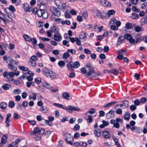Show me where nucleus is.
<instances>
[{
  "label": "nucleus",
  "instance_id": "nucleus-26",
  "mask_svg": "<svg viewBox=\"0 0 147 147\" xmlns=\"http://www.w3.org/2000/svg\"><path fill=\"white\" fill-rule=\"evenodd\" d=\"M68 137L70 139V140L67 141V144L72 145L73 144L72 142L74 141V138L72 137L71 136V135L70 134H68Z\"/></svg>",
  "mask_w": 147,
  "mask_h": 147
},
{
  "label": "nucleus",
  "instance_id": "nucleus-63",
  "mask_svg": "<svg viewBox=\"0 0 147 147\" xmlns=\"http://www.w3.org/2000/svg\"><path fill=\"white\" fill-rule=\"evenodd\" d=\"M77 20L79 22H81L82 21L83 18L82 16H77Z\"/></svg>",
  "mask_w": 147,
  "mask_h": 147
},
{
  "label": "nucleus",
  "instance_id": "nucleus-22",
  "mask_svg": "<svg viewBox=\"0 0 147 147\" xmlns=\"http://www.w3.org/2000/svg\"><path fill=\"white\" fill-rule=\"evenodd\" d=\"M7 106V104L5 102H1L0 104V107L2 110H5Z\"/></svg>",
  "mask_w": 147,
  "mask_h": 147
},
{
  "label": "nucleus",
  "instance_id": "nucleus-64",
  "mask_svg": "<svg viewBox=\"0 0 147 147\" xmlns=\"http://www.w3.org/2000/svg\"><path fill=\"white\" fill-rule=\"evenodd\" d=\"M65 17L66 18H70V15L69 13V12H66L65 13Z\"/></svg>",
  "mask_w": 147,
  "mask_h": 147
},
{
  "label": "nucleus",
  "instance_id": "nucleus-38",
  "mask_svg": "<svg viewBox=\"0 0 147 147\" xmlns=\"http://www.w3.org/2000/svg\"><path fill=\"white\" fill-rule=\"evenodd\" d=\"M15 105V104L14 102L13 101H10L8 104V106L9 107L11 108H13L14 107Z\"/></svg>",
  "mask_w": 147,
  "mask_h": 147
},
{
  "label": "nucleus",
  "instance_id": "nucleus-43",
  "mask_svg": "<svg viewBox=\"0 0 147 147\" xmlns=\"http://www.w3.org/2000/svg\"><path fill=\"white\" fill-rule=\"evenodd\" d=\"M76 42L77 44L78 45L81 46V41L80 39L77 37H76Z\"/></svg>",
  "mask_w": 147,
  "mask_h": 147
},
{
  "label": "nucleus",
  "instance_id": "nucleus-32",
  "mask_svg": "<svg viewBox=\"0 0 147 147\" xmlns=\"http://www.w3.org/2000/svg\"><path fill=\"white\" fill-rule=\"evenodd\" d=\"M139 17L138 14L136 13H134L132 14L131 18L133 19H137Z\"/></svg>",
  "mask_w": 147,
  "mask_h": 147
},
{
  "label": "nucleus",
  "instance_id": "nucleus-54",
  "mask_svg": "<svg viewBox=\"0 0 147 147\" xmlns=\"http://www.w3.org/2000/svg\"><path fill=\"white\" fill-rule=\"evenodd\" d=\"M11 121V120L9 119H5V122L6 124V126L7 127H9L10 126V124L9 123Z\"/></svg>",
  "mask_w": 147,
  "mask_h": 147
},
{
  "label": "nucleus",
  "instance_id": "nucleus-34",
  "mask_svg": "<svg viewBox=\"0 0 147 147\" xmlns=\"http://www.w3.org/2000/svg\"><path fill=\"white\" fill-rule=\"evenodd\" d=\"M30 41H31L33 45L35 46V45L36 44L37 41L35 38H31Z\"/></svg>",
  "mask_w": 147,
  "mask_h": 147
},
{
  "label": "nucleus",
  "instance_id": "nucleus-18",
  "mask_svg": "<svg viewBox=\"0 0 147 147\" xmlns=\"http://www.w3.org/2000/svg\"><path fill=\"white\" fill-rule=\"evenodd\" d=\"M101 130L100 129H96L94 132V134L96 137H99L101 135Z\"/></svg>",
  "mask_w": 147,
  "mask_h": 147
},
{
  "label": "nucleus",
  "instance_id": "nucleus-14",
  "mask_svg": "<svg viewBox=\"0 0 147 147\" xmlns=\"http://www.w3.org/2000/svg\"><path fill=\"white\" fill-rule=\"evenodd\" d=\"M121 70L120 69H111L110 73H112L114 75H117L119 73Z\"/></svg>",
  "mask_w": 147,
  "mask_h": 147
},
{
  "label": "nucleus",
  "instance_id": "nucleus-8",
  "mask_svg": "<svg viewBox=\"0 0 147 147\" xmlns=\"http://www.w3.org/2000/svg\"><path fill=\"white\" fill-rule=\"evenodd\" d=\"M124 36H120L117 40L116 45L117 46L120 45L123 42V40L125 39Z\"/></svg>",
  "mask_w": 147,
  "mask_h": 147
},
{
  "label": "nucleus",
  "instance_id": "nucleus-58",
  "mask_svg": "<svg viewBox=\"0 0 147 147\" xmlns=\"http://www.w3.org/2000/svg\"><path fill=\"white\" fill-rule=\"evenodd\" d=\"M111 28L113 30H116L118 29V27H116L115 25H111Z\"/></svg>",
  "mask_w": 147,
  "mask_h": 147
},
{
  "label": "nucleus",
  "instance_id": "nucleus-5",
  "mask_svg": "<svg viewBox=\"0 0 147 147\" xmlns=\"http://www.w3.org/2000/svg\"><path fill=\"white\" fill-rule=\"evenodd\" d=\"M50 10L53 14L55 16L59 17L61 14L60 11L56 7H51Z\"/></svg>",
  "mask_w": 147,
  "mask_h": 147
},
{
  "label": "nucleus",
  "instance_id": "nucleus-15",
  "mask_svg": "<svg viewBox=\"0 0 147 147\" xmlns=\"http://www.w3.org/2000/svg\"><path fill=\"white\" fill-rule=\"evenodd\" d=\"M102 136L105 138H108L110 137V135L109 132L107 130L102 131Z\"/></svg>",
  "mask_w": 147,
  "mask_h": 147
},
{
  "label": "nucleus",
  "instance_id": "nucleus-50",
  "mask_svg": "<svg viewBox=\"0 0 147 147\" xmlns=\"http://www.w3.org/2000/svg\"><path fill=\"white\" fill-rule=\"evenodd\" d=\"M13 115V118L14 119H19L21 117L18 114L16 113H14Z\"/></svg>",
  "mask_w": 147,
  "mask_h": 147
},
{
  "label": "nucleus",
  "instance_id": "nucleus-62",
  "mask_svg": "<svg viewBox=\"0 0 147 147\" xmlns=\"http://www.w3.org/2000/svg\"><path fill=\"white\" fill-rule=\"evenodd\" d=\"M132 9L134 11L136 12H138L140 11V10L139 9H137L136 7L135 6H133L132 8Z\"/></svg>",
  "mask_w": 147,
  "mask_h": 147
},
{
  "label": "nucleus",
  "instance_id": "nucleus-45",
  "mask_svg": "<svg viewBox=\"0 0 147 147\" xmlns=\"http://www.w3.org/2000/svg\"><path fill=\"white\" fill-rule=\"evenodd\" d=\"M20 92L21 91L20 89H16L14 90V93L16 95L20 94Z\"/></svg>",
  "mask_w": 147,
  "mask_h": 147
},
{
  "label": "nucleus",
  "instance_id": "nucleus-24",
  "mask_svg": "<svg viewBox=\"0 0 147 147\" xmlns=\"http://www.w3.org/2000/svg\"><path fill=\"white\" fill-rule=\"evenodd\" d=\"M124 117L125 120H129L130 117V113L129 112H126L124 115Z\"/></svg>",
  "mask_w": 147,
  "mask_h": 147
},
{
  "label": "nucleus",
  "instance_id": "nucleus-3",
  "mask_svg": "<svg viewBox=\"0 0 147 147\" xmlns=\"http://www.w3.org/2000/svg\"><path fill=\"white\" fill-rule=\"evenodd\" d=\"M89 71L87 72L86 75V76L88 77L91 75H92L94 74L95 76L96 75V73L95 72V70L94 69L93 67L90 63H87L86 65Z\"/></svg>",
  "mask_w": 147,
  "mask_h": 147
},
{
  "label": "nucleus",
  "instance_id": "nucleus-11",
  "mask_svg": "<svg viewBox=\"0 0 147 147\" xmlns=\"http://www.w3.org/2000/svg\"><path fill=\"white\" fill-rule=\"evenodd\" d=\"M24 8L27 12L31 11L32 10V8L29 7L28 3H24L23 5Z\"/></svg>",
  "mask_w": 147,
  "mask_h": 147
},
{
  "label": "nucleus",
  "instance_id": "nucleus-17",
  "mask_svg": "<svg viewBox=\"0 0 147 147\" xmlns=\"http://www.w3.org/2000/svg\"><path fill=\"white\" fill-rule=\"evenodd\" d=\"M94 12L96 18H99L101 17V14L102 12L98 9L95 10L94 11Z\"/></svg>",
  "mask_w": 147,
  "mask_h": 147
},
{
  "label": "nucleus",
  "instance_id": "nucleus-51",
  "mask_svg": "<svg viewBox=\"0 0 147 147\" xmlns=\"http://www.w3.org/2000/svg\"><path fill=\"white\" fill-rule=\"evenodd\" d=\"M103 28V27L102 26H101L100 27H98V26H95V29H97L99 32H100L102 31Z\"/></svg>",
  "mask_w": 147,
  "mask_h": 147
},
{
  "label": "nucleus",
  "instance_id": "nucleus-27",
  "mask_svg": "<svg viewBox=\"0 0 147 147\" xmlns=\"http://www.w3.org/2000/svg\"><path fill=\"white\" fill-rule=\"evenodd\" d=\"M46 0H38L37 1L38 4H41V5L42 6V7L46 4Z\"/></svg>",
  "mask_w": 147,
  "mask_h": 147
},
{
  "label": "nucleus",
  "instance_id": "nucleus-6",
  "mask_svg": "<svg viewBox=\"0 0 147 147\" xmlns=\"http://www.w3.org/2000/svg\"><path fill=\"white\" fill-rule=\"evenodd\" d=\"M14 60L10 57H8L7 58V63H9L8 65V67L10 69L12 70H14V68L13 67V65L12 64Z\"/></svg>",
  "mask_w": 147,
  "mask_h": 147
},
{
  "label": "nucleus",
  "instance_id": "nucleus-60",
  "mask_svg": "<svg viewBox=\"0 0 147 147\" xmlns=\"http://www.w3.org/2000/svg\"><path fill=\"white\" fill-rule=\"evenodd\" d=\"M69 54L67 52L63 54V57L65 59H66L69 57Z\"/></svg>",
  "mask_w": 147,
  "mask_h": 147
},
{
  "label": "nucleus",
  "instance_id": "nucleus-9",
  "mask_svg": "<svg viewBox=\"0 0 147 147\" xmlns=\"http://www.w3.org/2000/svg\"><path fill=\"white\" fill-rule=\"evenodd\" d=\"M56 34L54 36V39L56 41H59L62 38V37L58 31H56Z\"/></svg>",
  "mask_w": 147,
  "mask_h": 147
},
{
  "label": "nucleus",
  "instance_id": "nucleus-16",
  "mask_svg": "<svg viewBox=\"0 0 147 147\" xmlns=\"http://www.w3.org/2000/svg\"><path fill=\"white\" fill-rule=\"evenodd\" d=\"M86 33L83 32H82L79 35L80 38L83 39L84 42L86 40Z\"/></svg>",
  "mask_w": 147,
  "mask_h": 147
},
{
  "label": "nucleus",
  "instance_id": "nucleus-61",
  "mask_svg": "<svg viewBox=\"0 0 147 147\" xmlns=\"http://www.w3.org/2000/svg\"><path fill=\"white\" fill-rule=\"evenodd\" d=\"M136 109V107L135 105H132L130 107V109L132 111H134Z\"/></svg>",
  "mask_w": 147,
  "mask_h": 147
},
{
  "label": "nucleus",
  "instance_id": "nucleus-23",
  "mask_svg": "<svg viewBox=\"0 0 147 147\" xmlns=\"http://www.w3.org/2000/svg\"><path fill=\"white\" fill-rule=\"evenodd\" d=\"M73 64L71 62H70L67 65V67L68 69L71 71H73L74 70V67L73 65Z\"/></svg>",
  "mask_w": 147,
  "mask_h": 147
},
{
  "label": "nucleus",
  "instance_id": "nucleus-52",
  "mask_svg": "<svg viewBox=\"0 0 147 147\" xmlns=\"http://www.w3.org/2000/svg\"><path fill=\"white\" fill-rule=\"evenodd\" d=\"M38 59V57L36 56L33 55L31 57V59L34 61H36Z\"/></svg>",
  "mask_w": 147,
  "mask_h": 147
},
{
  "label": "nucleus",
  "instance_id": "nucleus-40",
  "mask_svg": "<svg viewBox=\"0 0 147 147\" xmlns=\"http://www.w3.org/2000/svg\"><path fill=\"white\" fill-rule=\"evenodd\" d=\"M68 53L70 52L73 55H75L76 53V51L74 49H69L67 51Z\"/></svg>",
  "mask_w": 147,
  "mask_h": 147
},
{
  "label": "nucleus",
  "instance_id": "nucleus-25",
  "mask_svg": "<svg viewBox=\"0 0 147 147\" xmlns=\"http://www.w3.org/2000/svg\"><path fill=\"white\" fill-rule=\"evenodd\" d=\"M62 96L64 98L67 100H69L70 98L69 94L66 92L63 93V94Z\"/></svg>",
  "mask_w": 147,
  "mask_h": 147
},
{
  "label": "nucleus",
  "instance_id": "nucleus-53",
  "mask_svg": "<svg viewBox=\"0 0 147 147\" xmlns=\"http://www.w3.org/2000/svg\"><path fill=\"white\" fill-rule=\"evenodd\" d=\"M56 27L55 26H53L51 27L50 30L51 31V32H54L56 31Z\"/></svg>",
  "mask_w": 147,
  "mask_h": 147
},
{
  "label": "nucleus",
  "instance_id": "nucleus-36",
  "mask_svg": "<svg viewBox=\"0 0 147 147\" xmlns=\"http://www.w3.org/2000/svg\"><path fill=\"white\" fill-rule=\"evenodd\" d=\"M131 36H132L130 34H124V37L126 39L129 40V39H130V38L131 37Z\"/></svg>",
  "mask_w": 147,
  "mask_h": 147
},
{
  "label": "nucleus",
  "instance_id": "nucleus-49",
  "mask_svg": "<svg viewBox=\"0 0 147 147\" xmlns=\"http://www.w3.org/2000/svg\"><path fill=\"white\" fill-rule=\"evenodd\" d=\"M80 63L78 61H76L74 63V68H78L80 66Z\"/></svg>",
  "mask_w": 147,
  "mask_h": 147
},
{
  "label": "nucleus",
  "instance_id": "nucleus-2",
  "mask_svg": "<svg viewBox=\"0 0 147 147\" xmlns=\"http://www.w3.org/2000/svg\"><path fill=\"white\" fill-rule=\"evenodd\" d=\"M44 75L47 77H50L53 78H55L56 76L53 73L52 71L47 68H44L42 70Z\"/></svg>",
  "mask_w": 147,
  "mask_h": 147
},
{
  "label": "nucleus",
  "instance_id": "nucleus-37",
  "mask_svg": "<svg viewBox=\"0 0 147 147\" xmlns=\"http://www.w3.org/2000/svg\"><path fill=\"white\" fill-rule=\"evenodd\" d=\"M94 111H95V110H94V109L93 108H92L90 109V110L89 111L85 113V115H88V113H90L91 114H92L94 112Z\"/></svg>",
  "mask_w": 147,
  "mask_h": 147
},
{
  "label": "nucleus",
  "instance_id": "nucleus-44",
  "mask_svg": "<svg viewBox=\"0 0 147 147\" xmlns=\"http://www.w3.org/2000/svg\"><path fill=\"white\" fill-rule=\"evenodd\" d=\"M134 103L135 106H138L140 105V101L139 100L136 99L134 101Z\"/></svg>",
  "mask_w": 147,
  "mask_h": 147
},
{
  "label": "nucleus",
  "instance_id": "nucleus-35",
  "mask_svg": "<svg viewBox=\"0 0 147 147\" xmlns=\"http://www.w3.org/2000/svg\"><path fill=\"white\" fill-rule=\"evenodd\" d=\"M23 37L26 40L28 41H30L31 38L29 36L27 35H24Z\"/></svg>",
  "mask_w": 147,
  "mask_h": 147
},
{
  "label": "nucleus",
  "instance_id": "nucleus-30",
  "mask_svg": "<svg viewBox=\"0 0 147 147\" xmlns=\"http://www.w3.org/2000/svg\"><path fill=\"white\" fill-rule=\"evenodd\" d=\"M107 17H109L108 12L107 13L105 12H102L100 17L102 19H103L104 18H106Z\"/></svg>",
  "mask_w": 147,
  "mask_h": 147
},
{
  "label": "nucleus",
  "instance_id": "nucleus-41",
  "mask_svg": "<svg viewBox=\"0 0 147 147\" xmlns=\"http://www.w3.org/2000/svg\"><path fill=\"white\" fill-rule=\"evenodd\" d=\"M123 105L126 107H127L129 104V102L126 100H124L123 101Z\"/></svg>",
  "mask_w": 147,
  "mask_h": 147
},
{
  "label": "nucleus",
  "instance_id": "nucleus-39",
  "mask_svg": "<svg viewBox=\"0 0 147 147\" xmlns=\"http://www.w3.org/2000/svg\"><path fill=\"white\" fill-rule=\"evenodd\" d=\"M115 11L113 9L109 10L108 11V14L109 17L111 15H113L115 13Z\"/></svg>",
  "mask_w": 147,
  "mask_h": 147
},
{
  "label": "nucleus",
  "instance_id": "nucleus-29",
  "mask_svg": "<svg viewBox=\"0 0 147 147\" xmlns=\"http://www.w3.org/2000/svg\"><path fill=\"white\" fill-rule=\"evenodd\" d=\"M41 111L44 113H46L48 112V109L45 106H42L41 107Z\"/></svg>",
  "mask_w": 147,
  "mask_h": 147
},
{
  "label": "nucleus",
  "instance_id": "nucleus-57",
  "mask_svg": "<svg viewBox=\"0 0 147 147\" xmlns=\"http://www.w3.org/2000/svg\"><path fill=\"white\" fill-rule=\"evenodd\" d=\"M87 144L85 142H80V146L86 147L87 146Z\"/></svg>",
  "mask_w": 147,
  "mask_h": 147
},
{
  "label": "nucleus",
  "instance_id": "nucleus-59",
  "mask_svg": "<svg viewBox=\"0 0 147 147\" xmlns=\"http://www.w3.org/2000/svg\"><path fill=\"white\" fill-rule=\"evenodd\" d=\"M8 9H9L13 12L15 11V9L14 6L11 5H10L9 8H8Z\"/></svg>",
  "mask_w": 147,
  "mask_h": 147
},
{
  "label": "nucleus",
  "instance_id": "nucleus-19",
  "mask_svg": "<svg viewBox=\"0 0 147 147\" xmlns=\"http://www.w3.org/2000/svg\"><path fill=\"white\" fill-rule=\"evenodd\" d=\"M63 109L65 110L69 113H71L72 112V106L69 105L66 107H64V108H63Z\"/></svg>",
  "mask_w": 147,
  "mask_h": 147
},
{
  "label": "nucleus",
  "instance_id": "nucleus-13",
  "mask_svg": "<svg viewBox=\"0 0 147 147\" xmlns=\"http://www.w3.org/2000/svg\"><path fill=\"white\" fill-rule=\"evenodd\" d=\"M55 3L56 5L58 7V8L60 9H61L62 7L64 4L59 0H56L55 1Z\"/></svg>",
  "mask_w": 147,
  "mask_h": 147
},
{
  "label": "nucleus",
  "instance_id": "nucleus-4",
  "mask_svg": "<svg viewBox=\"0 0 147 147\" xmlns=\"http://www.w3.org/2000/svg\"><path fill=\"white\" fill-rule=\"evenodd\" d=\"M45 131V130L44 129L42 128L40 129L38 127H36L34 128V131L31 132L30 134H38L42 135L44 134Z\"/></svg>",
  "mask_w": 147,
  "mask_h": 147
},
{
  "label": "nucleus",
  "instance_id": "nucleus-56",
  "mask_svg": "<svg viewBox=\"0 0 147 147\" xmlns=\"http://www.w3.org/2000/svg\"><path fill=\"white\" fill-rule=\"evenodd\" d=\"M39 38L40 39H41L42 40L44 41H49L50 40V39L49 38L46 37H39Z\"/></svg>",
  "mask_w": 147,
  "mask_h": 147
},
{
  "label": "nucleus",
  "instance_id": "nucleus-42",
  "mask_svg": "<svg viewBox=\"0 0 147 147\" xmlns=\"http://www.w3.org/2000/svg\"><path fill=\"white\" fill-rule=\"evenodd\" d=\"M35 82L37 84H39L41 82V79L40 78H37L35 80Z\"/></svg>",
  "mask_w": 147,
  "mask_h": 147
},
{
  "label": "nucleus",
  "instance_id": "nucleus-7",
  "mask_svg": "<svg viewBox=\"0 0 147 147\" xmlns=\"http://www.w3.org/2000/svg\"><path fill=\"white\" fill-rule=\"evenodd\" d=\"M100 3L104 7L111 6V3L109 1L106 0H99Z\"/></svg>",
  "mask_w": 147,
  "mask_h": 147
},
{
  "label": "nucleus",
  "instance_id": "nucleus-28",
  "mask_svg": "<svg viewBox=\"0 0 147 147\" xmlns=\"http://www.w3.org/2000/svg\"><path fill=\"white\" fill-rule=\"evenodd\" d=\"M132 27V24L131 23L127 22L126 24L125 28L126 30L131 29Z\"/></svg>",
  "mask_w": 147,
  "mask_h": 147
},
{
  "label": "nucleus",
  "instance_id": "nucleus-10",
  "mask_svg": "<svg viewBox=\"0 0 147 147\" xmlns=\"http://www.w3.org/2000/svg\"><path fill=\"white\" fill-rule=\"evenodd\" d=\"M106 116L108 119L113 118L114 116V111L112 110H111L106 114Z\"/></svg>",
  "mask_w": 147,
  "mask_h": 147
},
{
  "label": "nucleus",
  "instance_id": "nucleus-12",
  "mask_svg": "<svg viewBox=\"0 0 147 147\" xmlns=\"http://www.w3.org/2000/svg\"><path fill=\"white\" fill-rule=\"evenodd\" d=\"M122 121V120L120 118H117L116 119L115 123L114 125L115 127L117 128H119V123Z\"/></svg>",
  "mask_w": 147,
  "mask_h": 147
},
{
  "label": "nucleus",
  "instance_id": "nucleus-20",
  "mask_svg": "<svg viewBox=\"0 0 147 147\" xmlns=\"http://www.w3.org/2000/svg\"><path fill=\"white\" fill-rule=\"evenodd\" d=\"M8 137V135L7 134H5L3 136V137L2 138L1 144H3L5 143Z\"/></svg>",
  "mask_w": 147,
  "mask_h": 147
},
{
  "label": "nucleus",
  "instance_id": "nucleus-31",
  "mask_svg": "<svg viewBox=\"0 0 147 147\" xmlns=\"http://www.w3.org/2000/svg\"><path fill=\"white\" fill-rule=\"evenodd\" d=\"M58 64L59 67H62L65 66V63L63 61H60L58 62Z\"/></svg>",
  "mask_w": 147,
  "mask_h": 147
},
{
  "label": "nucleus",
  "instance_id": "nucleus-46",
  "mask_svg": "<svg viewBox=\"0 0 147 147\" xmlns=\"http://www.w3.org/2000/svg\"><path fill=\"white\" fill-rule=\"evenodd\" d=\"M53 104L54 106H56V107L59 108H62V109L63 108H64V107H63V106L61 104L55 103H54Z\"/></svg>",
  "mask_w": 147,
  "mask_h": 147
},
{
  "label": "nucleus",
  "instance_id": "nucleus-33",
  "mask_svg": "<svg viewBox=\"0 0 147 147\" xmlns=\"http://www.w3.org/2000/svg\"><path fill=\"white\" fill-rule=\"evenodd\" d=\"M10 85L8 84H5L2 86V88L4 90H8L9 89Z\"/></svg>",
  "mask_w": 147,
  "mask_h": 147
},
{
  "label": "nucleus",
  "instance_id": "nucleus-48",
  "mask_svg": "<svg viewBox=\"0 0 147 147\" xmlns=\"http://www.w3.org/2000/svg\"><path fill=\"white\" fill-rule=\"evenodd\" d=\"M24 71V74H30V71L27 67H26Z\"/></svg>",
  "mask_w": 147,
  "mask_h": 147
},
{
  "label": "nucleus",
  "instance_id": "nucleus-1",
  "mask_svg": "<svg viewBox=\"0 0 147 147\" xmlns=\"http://www.w3.org/2000/svg\"><path fill=\"white\" fill-rule=\"evenodd\" d=\"M42 5L40 6V9L37 11V14L38 17L42 16L43 18L46 19L48 16V13L45 9H42Z\"/></svg>",
  "mask_w": 147,
  "mask_h": 147
},
{
  "label": "nucleus",
  "instance_id": "nucleus-21",
  "mask_svg": "<svg viewBox=\"0 0 147 147\" xmlns=\"http://www.w3.org/2000/svg\"><path fill=\"white\" fill-rule=\"evenodd\" d=\"M117 101H113L109 103L104 105V107L105 108H108L111 106L112 105L115 104L117 103Z\"/></svg>",
  "mask_w": 147,
  "mask_h": 147
},
{
  "label": "nucleus",
  "instance_id": "nucleus-55",
  "mask_svg": "<svg viewBox=\"0 0 147 147\" xmlns=\"http://www.w3.org/2000/svg\"><path fill=\"white\" fill-rule=\"evenodd\" d=\"M82 16L84 18H86L88 16V13L86 11L84 12L82 14Z\"/></svg>",
  "mask_w": 147,
  "mask_h": 147
},
{
  "label": "nucleus",
  "instance_id": "nucleus-47",
  "mask_svg": "<svg viewBox=\"0 0 147 147\" xmlns=\"http://www.w3.org/2000/svg\"><path fill=\"white\" fill-rule=\"evenodd\" d=\"M88 117V118L87 119V121L89 120V123L92 122V120H93L92 119V116L91 115H87Z\"/></svg>",
  "mask_w": 147,
  "mask_h": 147
}]
</instances>
